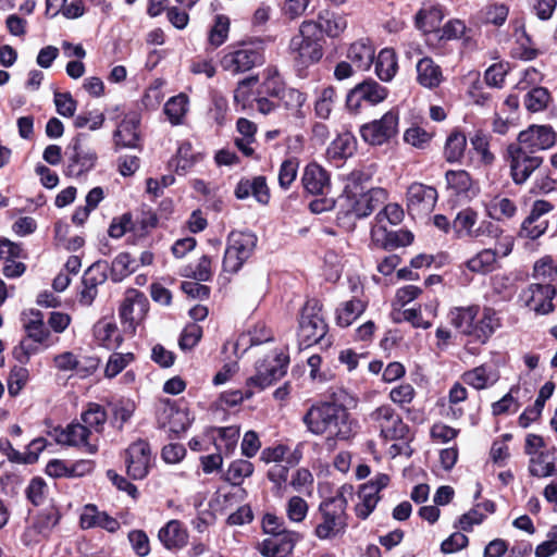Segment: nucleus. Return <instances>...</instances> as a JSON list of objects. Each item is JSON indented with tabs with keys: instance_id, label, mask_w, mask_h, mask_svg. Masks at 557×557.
I'll list each match as a JSON object with an SVG mask.
<instances>
[{
	"instance_id": "obj_50",
	"label": "nucleus",
	"mask_w": 557,
	"mask_h": 557,
	"mask_svg": "<svg viewBox=\"0 0 557 557\" xmlns=\"http://www.w3.org/2000/svg\"><path fill=\"white\" fill-rule=\"evenodd\" d=\"M189 100L185 94L171 97L164 104V113L172 125H180L188 112Z\"/></svg>"
},
{
	"instance_id": "obj_8",
	"label": "nucleus",
	"mask_w": 557,
	"mask_h": 557,
	"mask_svg": "<svg viewBox=\"0 0 557 557\" xmlns=\"http://www.w3.org/2000/svg\"><path fill=\"white\" fill-rule=\"evenodd\" d=\"M289 358L283 351L274 350L256 364V373L247 380L248 386L263 389L282 379L287 370Z\"/></svg>"
},
{
	"instance_id": "obj_43",
	"label": "nucleus",
	"mask_w": 557,
	"mask_h": 557,
	"mask_svg": "<svg viewBox=\"0 0 557 557\" xmlns=\"http://www.w3.org/2000/svg\"><path fill=\"white\" fill-rule=\"evenodd\" d=\"M83 426L90 432L92 437L99 441V434L103 431L107 422L104 409L97 404L89 405L88 409L81 416Z\"/></svg>"
},
{
	"instance_id": "obj_57",
	"label": "nucleus",
	"mask_w": 557,
	"mask_h": 557,
	"mask_svg": "<svg viewBox=\"0 0 557 557\" xmlns=\"http://www.w3.org/2000/svg\"><path fill=\"white\" fill-rule=\"evenodd\" d=\"M231 21L224 14H218L209 32L208 41L213 48L222 46L228 38Z\"/></svg>"
},
{
	"instance_id": "obj_26",
	"label": "nucleus",
	"mask_w": 557,
	"mask_h": 557,
	"mask_svg": "<svg viewBox=\"0 0 557 557\" xmlns=\"http://www.w3.org/2000/svg\"><path fill=\"white\" fill-rule=\"evenodd\" d=\"M313 24L317 26V34L321 39L323 35L330 38H338L348 26L345 14L329 10L319 12L317 20H313Z\"/></svg>"
},
{
	"instance_id": "obj_16",
	"label": "nucleus",
	"mask_w": 557,
	"mask_h": 557,
	"mask_svg": "<svg viewBox=\"0 0 557 557\" xmlns=\"http://www.w3.org/2000/svg\"><path fill=\"white\" fill-rule=\"evenodd\" d=\"M388 96L386 87L373 79H367L356 85L346 97V106L350 111L357 112L363 101L375 106L384 101Z\"/></svg>"
},
{
	"instance_id": "obj_64",
	"label": "nucleus",
	"mask_w": 557,
	"mask_h": 557,
	"mask_svg": "<svg viewBox=\"0 0 557 557\" xmlns=\"http://www.w3.org/2000/svg\"><path fill=\"white\" fill-rule=\"evenodd\" d=\"M432 138L433 133L421 126H411L404 134V140L418 149H425Z\"/></svg>"
},
{
	"instance_id": "obj_11",
	"label": "nucleus",
	"mask_w": 557,
	"mask_h": 557,
	"mask_svg": "<svg viewBox=\"0 0 557 557\" xmlns=\"http://www.w3.org/2000/svg\"><path fill=\"white\" fill-rule=\"evenodd\" d=\"M398 124L399 111L393 108L381 119L363 124L360 127V135L366 143L372 146H381L397 135Z\"/></svg>"
},
{
	"instance_id": "obj_4",
	"label": "nucleus",
	"mask_w": 557,
	"mask_h": 557,
	"mask_svg": "<svg viewBox=\"0 0 557 557\" xmlns=\"http://www.w3.org/2000/svg\"><path fill=\"white\" fill-rule=\"evenodd\" d=\"M264 61L261 42L238 41L225 47L220 53V66L223 71L238 75L246 73Z\"/></svg>"
},
{
	"instance_id": "obj_15",
	"label": "nucleus",
	"mask_w": 557,
	"mask_h": 557,
	"mask_svg": "<svg viewBox=\"0 0 557 557\" xmlns=\"http://www.w3.org/2000/svg\"><path fill=\"white\" fill-rule=\"evenodd\" d=\"M54 437L58 444L73 446L87 454L94 455L98 451V440L82 423L54 429Z\"/></svg>"
},
{
	"instance_id": "obj_22",
	"label": "nucleus",
	"mask_w": 557,
	"mask_h": 557,
	"mask_svg": "<svg viewBox=\"0 0 557 557\" xmlns=\"http://www.w3.org/2000/svg\"><path fill=\"white\" fill-rule=\"evenodd\" d=\"M300 539L298 532L286 530L263 540L259 545V552L263 556L287 557Z\"/></svg>"
},
{
	"instance_id": "obj_36",
	"label": "nucleus",
	"mask_w": 557,
	"mask_h": 557,
	"mask_svg": "<svg viewBox=\"0 0 557 557\" xmlns=\"http://www.w3.org/2000/svg\"><path fill=\"white\" fill-rule=\"evenodd\" d=\"M235 196L238 199H246L253 196L256 200L262 205L269 202L270 193L263 176H257L250 180H242L235 188Z\"/></svg>"
},
{
	"instance_id": "obj_27",
	"label": "nucleus",
	"mask_w": 557,
	"mask_h": 557,
	"mask_svg": "<svg viewBox=\"0 0 557 557\" xmlns=\"http://www.w3.org/2000/svg\"><path fill=\"white\" fill-rule=\"evenodd\" d=\"M54 367L62 372L75 371L77 374L85 376L90 374L98 367L96 358H79L72 351H63L53 358Z\"/></svg>"
},
{
	"instance_id": "obj_32",
	"label": "nucleus",
	"mask_w": 557,
	"mask_h": 557,
	"mask_svg": "<svg viewBox=\"0 0 557 557\" xmlns=\"http://www.w3.org/2000/svg\"><path fill=\"white\" fill-rule=\"evenodd\" d=\"M347 59L357 71H368L375 58V49L369 39H359L350 44Z\"/></svg>"
},
{
	"instance_id": "obj_24",
	"label": "nucleus",
	"mask_w": 557,
	"mask_h": 557,
	"mask_svg": "<svg viewBox=\"0 0 557 557\" xmlns=\"http://www.w3.org/2000/svg\"><path fill=\"white\" fill-rule=\"evenodd\" d=\"M386 191L383 188H372L352 197L347 195L349 201V211L357 218H364L371 214L384 200Z\"/></svg>"
},
{
	"instance_id": "obj_63",
	"label": "nucleus",
	"mask_w": 557,
	"mask_h": 557,
	"mask_svg": "<svg viewBox=\"0 0 557 557\" xmlns=\"http://www.w3.org/2000/svg\"><path fill=\"white\" fill-rule=\"evenodd\" d=\"M282 100L287 110H289L295 116L302 117V107L307 101V96L302 91L288 88L284 90Z\"/></svg>"
},
{
	"instance_id": "obj_18",
	"label": "nucleus",
	"mask_w": 557,
	"mask_h": 557,
	"mask_svg": "<svg viewBox=\"0 0 557 557\" xmlns=\"http://www.w3.org/2000/svg\"><path fill=\"white\" fill-rule=\"evenodd\" d=\"M437 201V191L434 187L422 183H412L407 190V209L412 216L429 214Z\"/></svg>"
},
{
	"instance_id": "obj_53",
	"label": "nucleus",
	"mask_w": 557,
	"mask_h": 557,
	"mask_svg": "<svg viewBox=\"0 0 557 557\" xmlns=\"http://www.w3.org/2000/svg\"><path fill=\"white\" fill-rule=\"evenodd\" d=\"M137 268L136 260L128 252L119 253L111 264V278L113 282H121Z\"/></svg>"
},
{
	"instance_id": "obj_33",
	"label": "nucleus",
	"mask_w": 557,
	"mask_h": 557,
	"mask_svg": "<svg viewBox=\"0 0 557 557\" xmlns=\"http://www.w3.org/2000/svg\"><path fill=\"white\" fill-rule=\"evenodd\" d=\"M444 15V10L441 4L424 3L414 16L416 27L423 33L438 32Z\"/></svg>"
},
{
	"instance_id": "obj_48",
	"label": "nucleus",
	"mask_w": 557,
	"mask_h": 557,
	"mask_svg": "<svg viewBox=\"0 0 557 557\" xmlns=\"http://www.w3.org/2000/svg\"><path fill=\"white\" fill-rule=\"evenodd\" d=\"M487 215L496 221H504L512 218L517 212V207L512 200L507 197L495 196L485 205Z\"/></svg>"
},
{
	"instance_id": "obj_21",
	"label": "nucleus",
	"mask_w": 557,
	"mask_h": 557,
	"mask_svg": "<svg viewBox=\"0 0 557 557\" xmlns=\"http://www.w3.org/2000/svg\"><path fill=\"white\" fill-rule=\"evenodd\" d=\"M337 403L322 401L312 405L302 417V422L308 432L313 435L323 436Z\"/></svg>"
},
{
	"instance_id": "obj_41",
	"label": "nucleus",
	"mask_w": 557,
	"mask_h": 557,
	"mask_svg": "<svg viewBox=\"0 0 557 557\" xmlns=\"http://www.w3.org/2000/svg\"><path fill=\"white\" fill-rule=\"evenodd\" d=\"M467 137L459 131L454 129L446 138L443 156L448 163H460L465 157Z\"/></svg>"
},
{
	"instance_id": "obj_23",
	"label": "nucleus",
	"mask_w": 557,
	"mask_h": 557,
	"mask_svg": "<svg viewBox=\"0 0 557 557\" xmlns=\"http://www.w3.org/2000/svg\"><path fill=\"white\" fill-rule=\"evenodd\" d=\"M58 522L59 517L54 511L40 512L25 529L22 537L24 544L33 545L48 537Z\"/></svg>"
},
{
	"instance_id": "obj_3",
	"label": "nucleus",
	"mask_w": 557,
	"mask_h": 557,
	"mask_svg": "<svg viewBox=\"0 0 557 557\" xmlns=\"http://www.w3.org/2000/svg\"><path fill=\"white\" fill-rule=\"evenodd\" d=\"M288 53L298 72L321 60L323 57L322 39L317 34L313 20H305L299 25L298 32L289 41Z\"/></svg>"
},
{
	"instance_id": "obj_49",
	"label": "nucleus",
	"mask_w": 557,
	"mask_h": 557,
	"mask_svg": "<svg viewBox=\"0 0 557 557\" xmlns=\"http://www.w3.org/2000/svg\"><path fill=\"white\" fill-rule=\"evenodd\" d=\"M336 101V89L333 86H324L317 90L314 100V113L322 120H327Z\"/></svg>"
},
{
	"instance_id": "obj_40",
	"label": "nucleus",
	"mask_w": 557,
	"mask_h": 557,
	"mask_svg": "<svg viewBox=\"0 0 557 557\" xmlns=\"http://www.w3.org/2000/svg\"><path fill=\"white\" fill-rule=\"evenodd\" d=\"M356 138L351 133L339 134L327 147L326 156L331 161H342L356 151Z\"/></svg>"
},
{
	"instance_id": "obj_20",
	"label": "nucleus",
	"mask_w": 557,
	"mask_h": 557,
	"mask_svg": "<svg viewBox=\"0 0 557 557\" xmlns=\"http://www.w3.org/2000/svg\"><path fill=\"white\" fill-rule=\"evenodd\" d=\"M556 143V133L547 125H531L522 131L518 136V143L515 144L531 153L545 150Z\"/></svg>"
},
{
	"instance_id": "obj_5",
	"label": "nucleus",
	"mask_w": 557,
	"mask_h": 557,
	"mask_svg": "<svg viewBox=\"0 0 557 557\" xmlns=\"http://www.w3.org/2000/svg\"><path fill=\"white\" fill-rule=\"evenodd\" d=\"M524 450L530 456L529 471L532 475L547 478L557 474V451L546 445L542 436L529 434Z\"/></svg>"
},
{
	"instance_id": "obj_30",
	"label": "nucleus",
	"mask_w": 557,
	"mask_h": 557,
	"mask_svg": "<svg viewBox=\"0 0 557 557\" xmlns=\"http://www.w3.org/2000/svg\"><path fill=\"white\" fill-rule=\"evenodd\" d=\"M158 421L162 428L178 434L187 430L190 424L188 412L177 408L174 404L166 401L158 413Z\"/></svg>"
},
{
	"instance_id": "obj_35",
	"label": "nucleus",
	"mask_w": 557,
	"mask_h": 557,
	"mask_svg": "<svg viewBox=\"0 0 557 557\" xmlns=\"http://www.w3.org/2000/svg\"><path fill=\"white\" fill-rule=\"evenodd\" d=\"M73 150L74 153L69 160L65 173L69 176L78 177L94 168L97 154L94 151H83L79 138L73 140Z\"/></svg>"
},
{
	"instance_id": "obj_2",
	"label": "nucleus",
	"mask_w": 557,
	"mask_h": 557,
	"mask_svg": "<svg viewBox=\"0 0 557 557\" xmlns=\"http://www.w3.org/2000/svg\"><path fill=\"white\" fill-rule=\"evenodd\" d=\"M480 307L471 305L455 307L449 311L448 318L451 325L461 334L471 337L479 344H486L493 334L502 326L497 311L491 307H484L481 311L478 324L473 320L478 318Z\"/></svg>"
},
{
	"instance_id": "obj_52",
	"label": "nucleus",
	"mask_w": 557,
	"mask_h": 557,
	"mask_svg": "<svg viewBox=\"0 0 557 557\" xmlns=\"http://www.w3.org/2000/svg\"><path fill=\"white\" fill-rule=\"evenodd\" d=\"M358 499L359 502L355 506V512L358 518L364 520L375 509L380 500V496L373 492V487L360 486L358 491Z\"/></svg>"
},
{
	"instance_id": "obj_37",
	"label": "nucleus",
	"mask_w": 557,
	"mask_h": 557,
	"mask_svg": "<svg viewBox=\"0 0 557 557\" xmlns=\"http://www.w3.org/2000/svg\"><path fill=\"white\" fill-rule=\"evenodd\" d=\"M94 336L100 346L108 349L117 348L123 342V336L115 322L107 319H102L95 324Z\"/></svg>"
},
{
	"instance_id": "obj_58",
	"label": "nucleus",
	"mask_w": 557,
	"mask_h": 557,
	"mask_svg": "<svg viewBox=\"0 0 557 557\" xmlns=\"http://www.w3.org/2000/svg\"><path fill=\"white\" fill-rule=\"evenodd\" d=\"M29 370L21 366L11 368L8 377V392L11 396H17L29 381Z\"/></svg>"
},
{
	"instance_id": "obj_60",
	"label": "nucleus",
	"mask_w": 557,
	"mask_h": 557,
	"mask_svg": "<svg viewBox=\"0 0 557 557\" xmlns=\"http://www.w3.org/2000/svg\"><path fill=\"white\" fill-rule=\"evenodd\" d=\"M550 100L546 88L533 87L524 97V106L530 112L543 111Z\"/></svg>"
},
{
	"instance_id": "obj_25",
	"label": "nucleus",
	"mask_w": 557,
	"mask_h": 557,
	"mask_svg": "<svg viewBox=\"0 0 557 557\" xmlns=\"http://www.w3.org/2000/svg\"><path fill=\"white\" fill-rule=\"evenodd\" d=\"M447 190L461 200H470L478 194V187L465 170H449L445 173Z\"/></svg>"
},
{
	"instance_id": "obj_10",
	"label": "nucleus",
	"mask_w": 557,
	"mask_h": 557,
	"mask_svg": "<svg viewBox=\"0 0 557 557\" xmlns=\"http://www.w3.org/2000/svg\"><path fill=\"white\" fill-rule=\"evenodd\" d=\"M148 310L149 301L144 293L135 288L126 289L119 309L124 331L135 333L137 325L144 321Z\"/></svg>"
},
{
	"instance_id": "obj_62",
	"label": "nucleus",
	"mask_w": 557,
	"mask_h": 557,
	"mask_svg": "<svg viewBox=\"0 0 557 557\" xmlns=\"http://www.w3.org/2000/svg\"><path fill=\"white\" fill-rule=\"evenodd\" d=\"M470 143L474 151L480 156L482 163L490 165L494 162L495 157L490 150V137L487 134L478 131L471 137Z\"/></svg>"
},
{
	"instance_id": "obj_28",
	"label": "nucleus",
	"mask_w": 557,
	"mask_h": 557,
	"mask_svg": "<svg viewBox=\"0 0 557 557\" xmlns=\"http://www.w3.org/2000/svg\"><path fill=\"white\" fill-rule=\"evenodd\" d=\"M301 183L304 188L312 195H323L331 186L327 171L314 161L305 166Z\"/></svg>"
},
{
	"instance_id": "obj_6",
	"label": "nucleus",
	"mask_w": 557,
	"mask_h": 557,
	"mask_svg": "<svg viewBox=\"0 0 557 557\" xmlns=\"http://www.w3.org/2000/svg\"><path fill=\"white\" fill-rule=\"evenodd\" d=\"M367 421L385 441L405 440L409 428L391 405H381L372 410Z\"/></svg>"
},
{
	"instance_id": "obj_54",
	"label": "nucleus",
	"mask_w": 557,
	"mask_h": 557,
	"mask_svg": "<svg viewBox=\"0 0 557 557\" xmlns=\"http://www.w3.org/2000/svg\"><path fill=\"white\" fill-rule=\"evenodd\" d=\"M533 277L537 281L536 283L554 285L557 282V265L552 257L545 256L535 262Z\"/></svg>"
},
{
	"instance_id": "obj_7",
	"label": "nucleus",
	"mask_w": 557,
	"mask_h": 557,
	"mask_svg": "<svg viewBox=\"0 0 557 557\" xmlns=\"http://www.w3.org/2000/svg\"><path fill=\"white\" fill-rule=\"evenodd\" d=\"M327 331L322 307L315 299L306 301L299 318L298 337L300 344L309 347L319 343Z\"/></svg>"
},
{
	"instance_id": "obj_9",
	"label": "nucleus",
	"mask_w": 557,
	"mask_h": 557,
	"mask_svg": "<svg viewBox=\"0 0 557 557\" xmlns=\"http://www.w3.org/2000/svg\"><path fill=\"white\" fill-rule=\"evenodd\" d=\"M479 213L472 208L460 210L453 221V230L457 237L480 238L488 236L496 238L500 230L491 221L483 220L478 224Z\"/></svg>"
},
{
	"instance_id": "obj_42",
	"label": "nucleus",
	"mask_w": 557,
	"mask_h": 557,
	"mask_svg": "<svg viewBox=\"0 0 557 557\" xmlns=\"http://www.w3.org/2000/svg\"><path fill=\"white\" fill-rule=\"evenodd\" d=\"M23 327L28 336L35 343H44L48 336L49 331L45 326L44 317L40 311L30 310L23 313Z\"/></svg>"
},
{
	"instance_id": "obj_34",
	"label": "nucleus",
	"mask_w": 557,
	"mask_h": 557,
	"mask_svg": "<svg viewBox=\"0 0 557 557\" xmlns=\"http://www.w3.org/2000/svg\"><path fill=\"white\" fill-rule=\"evenodd\" d=\"M461 379L465 384L481 391L493 386L499 380V373L488 364H481L463 372Z\"/></svg>"
},
{
	"instance_id": "obj_55",
	"label": "nucleus",
	"mask_w": 557,
	"mask_h": 557,
	"mask_svg": "<svg viewBox=\"0 0 557 557\" xmlns=\"http://www.w3.org/2000/svg\"><path fill=\"white\" fill-rule=\"evenodd\" d=\"M253 465L244 459L232 461L225 472L224 479L232 485H239L253 473Z\"/></svg>"
},
{
	"instance_id": "obj_47",
	"label": "nucleus",
	"mask_w": 557,
	"mask_h": 557,
	"mask_svg": "<svg viewBox=\"0 0 557 557\" xmlns=\"http://www.w3.org/2000/svg\"><path fill=\"white\" fill-rule=\"evenodd\" d=\"M256 244V235L249 232H232L227 240V247L235 250L246 261L250 258Z\"/></svg>"
},
{
	"instance_id": "obj_44",
	"label": "nucleus",
	"mask_w": 557,
	"mask_h": 557,
	"mask_svg": "<svg viewBox=\"0 0 557 557\" xmlns=\"http://www.w3.org/2000/svg\"><path fill=\"white\" fill-rule=\"evenodd\" d=\"M498 251L496 249H483L466 262V267L473 273L486 274L494 271Z\"/></svg>"
},
{
	"instance_id": "obj_1",
	"label": "nucleus",
	"mask_w": 557,
	"mask_h": 557,
	"mask_svg": "<svg viewBox=\"0 0 557 557\" xmlns=\"http://www.w3.org/2000/svg\"><path fill=\"white\" fill-rule=\"evenodd\" d=\"M352 497V485L344 484L335 495L320 503L318 508L320 521L314 528V535L318 539L330 540L345 533L348 527L347 506Z\"/></svg>"
},
{
	"instance_id": "obj_45",
	"label": "nucleus",
	"mask_w": 557,
	"mask_h": 557,
	"mask_svg": "<svg viewBox=\"0 0 557 557\" xmlns=\"http://www.w3.org/2000/svg\"><path fill=\"white\" fill-rule=\"evenodd\" d=\"M366 301L352 298L343 302L336 310L337 324L347 327L352 324L366 310Z\"/></svg>"
},
{
	"instance_id": "obj_13",
	"label": "nucleus",
	"mask_w": 557,
	"mask_h": 557,
	"mask_svg": "<svg viewBox=\"0 0 557 557\" xmlns=\"http://www.w3.org/2000/svg\"><path fill=\"white\" fill-rule=\"evenodd\" d=\"M507 160L510 166V175L516 184L525 183L543 162L542 157L523 150L513 144L507 148Z\"/></svg>"
},
{
	"instance_id": "obj_56",
	"label": "nucleus",
	"mask_w": 557,
	"mask_h": 557,
	"mask_svg": "<svg viewBox=\"0 0 557 557\" xmlns=\"http://www.w3.org/2000/svg\"><path fill=\"white\" fill-rule=\"evenodd\" d=\"M468 397L467 388L459 382L453 384L448 392V411L447 417L451 419H459L463 416V409L460 404Z\"/></svg>"
},
{
	"instance_id": "obj_51",
	"label": "nucleus",
	"mask_w": 557,
	"mask_h": 557,
	"mask_svg": "<svg viewBox=\"0 0 557 557\" xmlns=\"http://www.w3.org/2000/svg\"><path fill=\"white\" fill-rule=\"evenodd\" d=\"M258 82L257 77H248L240 81L234 90V102L236 110L245 111L246 109H253L255 98L252 87Z\"/></svg>"
},
{
	"instance_id": "obj_61",
	"label": "nucleus",
	"mask_w": 557,
	"mask_h": 557,
	"mask_svg": "<svg viewBox=\"0 0 557 557\" xmlns=\"http://www.w3.org/2000/svg\"><path fill=\"white\" fill-rule=\"evenodd\" d=\"M218 433L219 436L215 441L216 448L224 450L226 454L234 451L239 438V428L235 425L220 428Z\"/></svg>"
},
{
	"instance_id": "obj_19",
	"label": "nucleus",
	"mask_w": 557,
	"mask_h": 557,
	"mask_svg": "<svg viewBox=\"0 0 557 557\" xmlns=\"http://www.w3.org/2000/svg\"><path fill=\"white\" fill-rule=\"evenodd\" d=\"M125 463L127 474L134 480L144 479L151 466V451L149 444L145 441H137L129 445L125 451Z\"/></svg>"
},
{
	"instance_id": "obj_59",
	"label": "nucleus",
	"mask_w": 557,
	"mask_h": 557,
	"mask_svg": "<svg viewBox=\"0 0 557 557\" xmlns=\"http://www.w3.org/2000/svg\"><path fill=\"white\" fill-rule=\"evenodd\" d=\"M509 13V8L504 3H491L485 5L480 14L484 23L502 26Z\"/></svg>"
},
{
	"instance_id": "obj_38",
	"label": "nucleus",
	"mask_w": 557,
	"mask_h": 557,
	"mask_svg": "<svg viewBox=\"0 0 557 557\" xmlns=\"http://www.w3.org/2000/svg\"><path fill=\"white\" fill-rule=\"evenodd\" d=\"M416 70L417 81L424 88H436L443 81L442 69L431 58L420 59Z\"/></svg>"
},
{
	"instance_id": "obj_39",
	"label": "nucleus",
	"mask_w": 557,
	"mask_h": 557,
	"mask_svg": "<svg viewBox=\"0 0 557 557\" xmlns=\"http://www.w3.org/2000/svg\"><path fill=\"white\" fill-rule=\"evenodd\" d=\"M271 341H273L272 330L264 322H258L247 333L238 337L235 350L242 348V352H245L248 346H257Z\"/></svg>"
},
{
	"instance_id": "obj_17",
	"label": "nucleus",
	"mask_w": 557,
	"mask_h": 557,
	"mask_svg": "<svg viewBox=\"0 0 557 557\" xmlns=\"http://www.w3.org/2000/svg\"><path fill=\"white\" fill-rule=\"evenodd\" d=\"M140 114L129 111L124 114L113 132V144L115 149H138L140 148Z\"/></svg>"
},
{
	"instance_id": "obj_29",
	"label": "nucleus",
	"mask_w": 557,
	"mask_h": 557,
	"mask_svg": "<svg viewBox=\"0 0 557 557\" xmlns=\"http://www.w3.org/2000/svg\"><path fill=\"white\" fill-rule=\"evenodd\" d=\"M158 540L168 550H180L187 545L188 531L180 520L173 519L159 530Z\"/></svg>"
},
{
	"instance_id": "obj_46",
	"label": "nucleus",
	"mask_w": 557,
	"mask_h": 557,
	"mask_svg": "<svg viewBox=\"0 0 557 557\" xmlns=\"http://www.w3.org/2000/svg\"><path fill=\"white\" fill-rule=\"evenodd\" d=\"M398 70L396 53L393 49H382L375 61V73L383 82H389Z\"/></svg>"
},
{
	"instance_id": "obj_14",
	"label": "nucleus",
	"mask_w": 557,
	"mask_h": 557,
	"mask_svg": "<svg viewBox=\"0 0 557 557\" xmlns=\"http://www.w3.org/2000/svg\"><path fill=\"white\" fill-rule=\"evenodd\" d=\"M556 287L552 284L533 283L520 294L523 305L536 314H548L554 311Z\"/></svg>"
},
{
	"instance_id": "obj_31",
	"label": "nucleus",
	"mask_w": 557,
	"mask_h": 557,
	"mask_svg": "<svg viewBox=\"0 0 557 557\" xmlns=\"http://www.w3.org/2000/svg\"><path fill=\"white\" fill-rule=\"evenodd\" d=\"M371 238L377 246L385 249H394L410 245L413 242V234L407 230L388 232L386 227L373 225L371 230Z\"/></svg>"
},
{
	"instance_id": "obj_12",
	"label": "nucleus",
	"mask_w": 557,
	"mask_h": 557,
	"mask_svg": "<svg viewBox=\"0 0 557 557\" xmlns=\"http://www.w3.org/2000/svg\"><path fill=\"white\" fill-rule=\"evenodd\" d=\"M357 421L351 418L348 409L337 403L333 417L324 432L323 437L329 447H334L338 442H347L356 434Z\"/></svg>"
}]
</instances>
